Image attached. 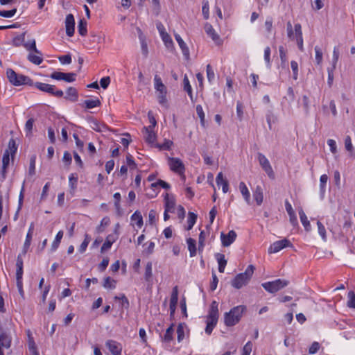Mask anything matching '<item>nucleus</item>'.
<instances>
[{
    "label": "nucleus",
    "mask_w": 355,
    "mask_h": 355,
    "mask_svg": "<svg viewBox=\"0 0 355 355\" xmlns=\"http://www.w3.org/2000/svg\"><path fill=\"white\" fill-rule=\"evenodd\" d=\"M245 307L243 306H237L232 309L229 312L225 313V324L227 327H232L237 324L241 318Z\"/></svg>",
    "instance_id": "obj_2"
},
{
    "label": "nucleus",
    "mask_w": 355,
    "mask_h": 355,
    "mask_svg": "<svg viewBox=\"0 0 355 355\" xmlns=\"http://www.w3.org/2000/svg\"><path fill=\"white\" fill-rule=\"evenodd\" d=\"M58 59L63 64H69L71 62V57L69 54L60 56Z\"/></svg>",
    "instance_id": "obj_63"
},
{
    "label": "nucleus",
    "mask_w": 355,
    "mask_h": 355,
    "mask_svg": "<svg viewBox=\"0 0 355 355\" xmlns=\"http://www.w3.org/2000/svg\"><path fill=\"white\" fill-rule=\"evenodd\" d=\"M207 326L205 328V332L208 335H210L214 329V328L217 324V322L211 321V320H206Z\"/></svg>",
    "instance_id": "obj_48"
},
{
    "label": "nucleus",
    "mask_w": 355,
    "mask_h": 355,
    "mask_svg": "<svg viewBox=\"0 0 355 355\" xmlns=\"http://www.w3.org/2000/svg\"><path fill=\"white\" fill-rule=\"evenodd\" d=\"M66 33L69 37H71L74 34L75 20L72 14H69L65 19Z\"/></svg>",
    "instance_id": "obj_14"
},
{
    "label": "nucleus",
    "mask_w": 355,
    "mask_h": 355,
    "mask_svg": "<svg viewBox=\"0 0 355 355\" xmlns=\"http://www.w3.org/2000/svg\"><path fill=\"white\" fill-rule=\"evenodd\" d=\"M205 31L206 33L211 37V39L217 44H220V37L216 33L212 26L208 23L205 25Z\"/></svg>",
    "instance_id": "obj_17"
},
{
    "label": "nucleus",
    "mask_w": 355,
    "mask_h": 355,
    "mask_svg": "<svg viewBox=\"0 0 355 355\" xmlns=\"http://www.w3.org/2000/svg\"><path fill=\"white\" fill-rule=\"evenodd\" d=\"M17 12V8H13L10 10H0V16L6 18L13 17Z\"/></svg>",
    "instance_id": "obj_50"
},
{
    "label": "nucleus",
    "mask_w": 355,
    "mask_h": 355,
    "mask_svg": "<svg viewBox=\"0 0 355 355\" xmlns=\"http://www.w3.org/2000/svg\"><path fill=\"white\" fill-rule=\"evenodd\" d=\"M197 220V215L194 214L193 212H189L188 214V220H187V224L188 226L187 227V230H190L192 229L193 225H195Z\"/></svg>",
    "instance_id": "obj_29"
},
{
    "label": "nucleus",
    "mask_w": 355,
    "mask_h": 355,
    "mask_svg": "<svg viewBox=\"0 0 355 355\" xmlns=\"http://www.w3.org/2000/svg\"><path fill=\"white\" fill-rule=\"evenodd\" d=\"M24 46L28 51H33L36 54L41 55V52L36 47V42L35 39H32L31 40H29L26 42H24Z\"/></svg>",
    "instance_id": "obj_24"
},
{
    "label": "nucleus",
    "mask_w": 355,
    "mask_h": 355,
    "mask_svg": "<svg viewBox=\"0 0 355 355\" xmlns=\"http://www.w3.org/2000/svg\"><path fill=\"white\" fill-rule=\"evenodd\" d=\"M10 162V152L8 150H6L3 158H2V166L4 169H6Z\"/></svg>",
    "instance_id": "obj_46"
},
{
    "label": "nucleus",
    "mask_w": 355,
    "mask_h": 355,
    "mask_svg": "<svg viewBox=\"0 0 355 355\" xmlns=\"http://www.w3.org/2000/svg\"><path fill=\"white\" fill-rule=\"evenodd\" d=\"M216 258L218 261V266H226L227 260L225 258V255L220 253H217L216 254Z\"/></svg>",
    "instance_id": "obj_57"
},
{
    "label": "nucleus",
    "mask_w": 355,
    "mask_h": 355,
    "mask_svg": "<svg viewBox=\"0 0 355 355\" xmlns=\"http://www.w3.org/2000/svg\"><path fill=\"white\" fill-rule=\"evenodd\" d=\"M202 15L205 19H207L209 17V2L207 0L202 1Z\"/></svg>",
    "instance_id": "obj_43"
},
{
    "label": "nucleus",
    "mask_w": 355,
    "mask_h": 355,
    "mask_svg": "<svg viewBox=\"0 0 355 355\" xmlns=\"http://www.w3.org/2000/svg\"><path fill=\"white\" fill-rule=\"evenodd\" d=\"M28 348L33 355H39L37 351V347L33 338H30L28 340Z\"/></svg>",
    "instance_id": "obj_51"
},
{
    "label": "nucleus",
    "mask_w": 355,
    "mask_h": 355,
    "mask_svg": "<svg viewBox=\"0 0 355 355\" xmlns=\"http://www.w3.org/2000/svg\"><path fill=\"white\" fill-rule=\"evenodd\" d=\"M115 300H121V306L125 308V309H128L130 306V303L128 299L125 297L124 294H122L120 297L115 296L114 297Z\"/></svg>",
    "instance_id": "obj_42"
},
{
    "label": "nucleus",
    "mask_w": 355,
    "mask_h": 355,
    "mask_svg": "<svg viewBox=\"0 0 355 355\" xmlns=\"http://www.w3.org/2000/svg\"><path fill=\"white\" fill-rule=\"evenodd\" d=\"M239 189L242 196H243L246 202L250 205V193L247 188L245 184L243 182L239 184Z\"/></svg>",
    "instance_id": "obj_21"
},
{
    "label": "nucleus",
    "mask_w": 355,
    "mask_h": 355,
    "mask_svg": "<svg viewBox=\"0 0 355 355\" xmlns=\"http://www.w3.org/2000/svg\"><path fill=\"white\" fill-rule=\"evenodd\" d=\"M33 85L37 87L40 91L47 92L51 94L56 97H62L64 94L62 90L55 91V86L49 84H46L40 82H37L33 84Z\"/></svg>",
    "instance_id": "obj_6"
},
{
    "label": "nucleus",
    "mask_w": 355,
    "mask_h": 355,
    "mask_svg": "<svg viewBox=\"0 0 355 355\" xmlns=\"http://www.w3.org/2000/svg\"><path fill=\"white\" fill-rule=\"evenodd\" d=\"M178 301V286H175L173 288L171 299H170V304L176 305Z\"/></svg>",
    "instance_id": "obj_33"
},
{
    "label": "nucleus",
    "mask_w": 355,
    "mask_h": 355,
    "mask_svg": "<svg viewBox=\"0 0 355 355\" xmlns=\"http://www.w3.org/2000/svg\"><path fill=\"white\" fill-rule=\"evenodd\" d=\"M28 60L31 62H32L36 65L40 64L43 61V58H42V54L41 55H39V54L35 55L33 53H29L28 55Z\"/></svg>",
    "instance_id": "obj_28"
},
{
    "label": "nucleus",
    "mask_w": 355,
    "mask_h": 355,
    "mask_svg": "<svg viewBox=\"0 0 355 355\" xmlns=\"http://www.w3.org/2000/svg\"><path fill=\"white\" fill-rule=\"evenodd\" d=\"M299 215L300 218V220L304 227L306 231L309 232L311 230V225L310 222L307 218V216H306L305 213L304 212L302 209H300L299 210Z\"/></svg>",
    "instance_id": "obj_22"
},
{
    "label": "nucleus",
    "mask_w": 355,
    "mask_h": 355,
    "mask_svg": "<svg viewBox=\"0 0 355 355\" xmlns=\"http://www.w3.org/2000/svg\"><path fill=\"white\" fill-rule=\"evenodd\" d=\"M290 246H292L291 241L286 239H284L282 240L275 241L271 244L268 248V253H277L281 250Z\"/></svg>",
    "instance_id": "obj_8"
},
{
    "label": "nucleus",
    "mask_w": 355,
    "mask_h": 355,
    "mask_svg": "<svg viewBox=\"0 0 355 355\" xmlns=\"http://www.w3.org/2000/svg\"><path fill=\"white\" fill-rule=\"evenodd\" d=\"M31 239H32V230H31V228H30V230H28V232L27 233V235L26 237V241H25L24 245V254L26 253V249L28 248L31 245Z\"/></svg>",
    "instance_id": "obj_55"
},
{
    "label": "nucleus",
    "mask_w": 355,
    "mask_h": 355,
    "mask_svg": "<svg viewBox=\"0 0 355 355\" xmlns=\"http://www.w3.org/2000/svg\"><path fill=\"white\" fill-rule=\"evenodd\" d=\"M63 234H64V233H63V231H62V230L59 231L57 233L55 240L53 241V242L51 245V251H55L58 248L60 243L61 241V239L63 237Z\"/></svg>",
    "instance_id": "obj_30"
},
{
    "label": "nucleus",
    "mask_w": 355,
    "mask_h": 355,
    "mask_svg": "<svg viewBox=\"0 0 355 355\" xmlns=\"http://www.w3.org/2000/svg\"><path fill=\"white\" fill-rule=\"evenodd\" d=\"M131 220L136 222L138 227H141L143 225V218L141 213L139 211H136L131 216Z\"/></svg>",
    "instance_id": "obj_32"
},
{
    "label": "nucleus",
    "mask_w": 355,
    "mask_h": 355,
    "mask_svg": "<svg viewBox=\"0 0 355 355\" xmlns=\"http://www.w3.org/2000/svg\"><path fill=\"white\" fill-rule=\"evenodd\" d=\"M92 129H94V130H96L97 132H102L103 130V128H105V125H101L99 122H98L96 120H93L92 121Z\"/></svg>",
    "instance_id": "obj_61"
},
{
    "label": "nucleus",
    "mask_w": 355,
    "mask_h": 355,
    "mask_svg": "<svg viewBox=\"0 0 355 355\" xmlns=\"http://www.w3.org/2000/svg\"><path fill=\"white\" fill-rule=\"evenodd\" d=\"M126 162H127V164L129 166V167L131 169L137 168V164L135 162L134 159H132V157L131 155L128 154L126 156Z\"/></svg>",
    "instance_id": "obj_64"
},
{
    "label": "nucleus",
    "mask_w": 355,
    "mask_h": 355,
    "mask_svg": "<svg viewBox=\"0 0 355 355\" xmlns=\"http://www.w3.org/2000/svg\"><path fill=\"white\" fill-rule=\"evenodd\" d=\"M155 88L158 92L166 93V87L163 84L162 79L157 75L154 77Z\"/></svg>",
    "instance_id": "obj_20"
},
{
    "label": "nucleus",
    "mask_w": 355,
    "mask_h": 355,
    "mask_svg": "<svg viewBox=\"0 0 355 355\" xmlns=\"http://www.w3.org/2000/svg\"><path fill=\"white\" fill-rule=\"evenodd\" d=\"M289 282L288 280L277 279L275 281L263 283L261 286L266 291L270 293H275L287 286Z\"/></svg>",
    "instance_id": "obj_4"
},
{
    "label": "nucleus",
    "mask_w": 355,
    "mask_h": 355,
    "mask_svg": "<svg viewBox=\"0 0 355 355\" xmlns=\"http://www.w3.org/2000/svg\"><path fill=\"white\" fill-rule=\"evenodd\" d=\"M184 89L187 92L190 98L192 100V89L189 80L187 75L184 76L183 79Z\"/></svg>",
    "instance_id": "obj_34"
},
{
    "label": "nucleus",
    "mask_w": 355,
    "mask_h": 355,
    "mask_svg": "<svg viewBox=\"0 0 355 355\" xmlns=\"http://www.w3.org/2000/svg\"><path fill=\"white\" fill-rule=\"evenodd\" d=\"M236 233L234 230H230L227 234L222 232L220 234V239L222 245L224 247L230 246L236 239Z\"/></svg>",
    "instance_id": "obj_13"
},
{
    "label": "nucleus",
    "mask_w": 355,
    "mask_h": 355,
    "mask_svg": "<svg viewBox=\"0 0 355 355\" xmlns=\"http://www.w3.org/2000/svg\"><path fill=\"white\" fill-rule=\"evenodd\" d=\"M110 223V218L107 216L104 217L101 220L100 225L96 227L97 232L101 233V232H103L105 227H107V225H109Z\"/></svg>",
    "instance_id": "obj_36"
},
{
    "label": "nucleus",
    "mask_w": 355,
    "mask_h": 355,
    "mask_svg": "<svg viewBox=\"0 0 355 355\" xmlns=\"http://www.w3.org/2000/svg\"><path fill=\"white\" fill-rule=\"evenodd\" d=\"M169 166L173 171L178 174H182L184 172V166L179 158H170Z\"/></svg>",
    "instance_id": "obj_10"
},
{
    "label": "nucleus",
    "mask_w": 355,
    "mask_h": 355,
    "mask_svg": "<svg viewBox=\"0 0 355 355\" xmlns=\"http://www.w3.org/2000/svg\"><path fill=\"white\" fill-rule=\"evenodd\" d=\"M257 159L259 161V163L263 170L267 173L268 177L271 179L275 178V173L272 170V168L268 161V159L266 158V157L263 155L261 153H257Z\"/></svg>",
    "instance_id": "obj_5"
},
{
    "label": "nucleus",
    "mask_w": 355,
    "mask_h": 355,
    "mask_svg": "<svg viewBox=\"0 0 355 355\" xmlns=\"http://www.w3.org/2000/svg\"><path fill=\"white\" fill-rule=\"evenodd\" d=\"M175 38L177 42L178 43L185 59L189 60V48L187 47L186 43L183 41V40L182 39L180 35L178 34H175Z\"/></svg>",
    "instance_id": "obj_16"
},
{
    "label": "nucleus",
    "mask_w": 355,
    "mask_h": 355,
    "mask_svg": "<svg viewBox=\"0 0 355 355\" xmlns=\"http://www.w3.org/2000/svg\"><path fill=\"white\" fill-rule=\"evenodd\" d=\"M164 207L166 211L173 212L175 209V202L173 198H169V195L166 193L164 196Z\"/></svg>",
    "instance_id": "obj_18"
},
{
    "label": "nucleus",
    "mask_w": 355,
    "mask_h": 355,
    "mask_svg": "<svg viewBox=\"0 0 355 355\" xmlns=\"http://www.w3.org/2000/svg\"><path fill=\"white\" fill-rule=\"evenodd\" d=\"M315 60L318 64H320L322 60V53L320 48L318 46L315 47Z\"/></svg>",
    "instance_id": "obj_60"
},
{
    "label": "nucleus",
    "mask_w": 355,
    "mask_h": 355,
    "mask_svg": "<svg viewBox=\"0 0 355 355\" xmlns=\"http://www.w3.org/2000/svg\"><path fill=\"white\" fill-rule=\"evenodd\" d=\"M188 249L189 250L190 257H193L196 254V241L191 238L187 239Z\"/></svg>",
    "instance_id": "obj_27"
},
{
    "label": "nucleus",
    "mask_w": 355,
    "mask_h": 355,
    "mask_svg": "<svg viewBox=\"0 0 355 355\" xmlns=\"http://www.w3.org/2000/svg\"><path fill=\"white\" fill-rule=\"evenodd\" d=\"M345 147L349 153V156L354 157L355 156V152L349 136H347L345 139Z\"/></svg>",
    "instance_id": "obj_25"
},
{
    "label": "nucleus",
    "mask_w": 355,
    "mask_h": 355,
    "mask_svg": "<svg viewBox=\"0 0 355 355\" xmlns=\"http://www.w3.org/2000/svg\"><path fill=\"white\" fill-rule=\"evenodd\" d=\"M348 301H347V306L351 309H355V293L354 291H351L348 293Z\"/></svg>",
    "instance_id": "obj_41"
},
{
    "label": "nucleus",
    "mask_w": 355,
    "mask_h": 355,
    "mask_svg": "<svg viewBox=\"0 0 355 355\" xmlns=\"http://www.w3.org/2000/svg\"><path fill=\"white\" fill-rule=\"evenodd\" d=\"M11 336L0 328V355H4L3 349H8L11 346Z\"/></svg>",
    "instance_id": "obj_7"
},
{
    "label": "nucleus",
    "mask_w": 355,
    "mask_h": 355,
    "mask_svg": "<svg viewBox=\"0 0 355 355\" xmlns=\"http://www.w3.org/2000/svg\"><path fill=\"white\" fill-rule=\"evenodd\" d=\"M253 197L257 204V205H261L263 202V189L261 187L257 186L255 191L253 193Z\"/></svg>",
    "instance_id": "obj_19"
},
{
    "label": "nucleus",
    "mask_w": 355,
    "mask_h": 355,
    "mask_svg": "<svg viewBox=\"0 0 355 355\" xmlns=\"http://www.w3.org/2000/svg\"><path fill=\"white\" fill-rule=\"evenodd\" d=\"M161 37L167 49H172L173 48V40L168 33H162Z\"/></svg>",
    "instance_id": "obj_26"
},
{
    "label": "nucleus",
    "mask_w": 355,
    "mask_h": 355,
    "mask_svg": "<svg viewBox=\"0 0 355 355\" xmlns=\"http://www.w3.org/2000/svg\"><path fill=\"white\" fill-rule=\"evenodd\" d=\"M78 31L80 35H82V36L86 35V34L87 33V21L84 19H82L79 21L78 25Z\"/></svg>",
    "instance_id": "obj_31"
},
{
    "label": "nucleus",
    "mask_w": 355,
    "mask_h": 355,
    "mask_svg": "<svg viewBox=\"0 0 355 355\" xmlns=\"http://www.w3.org/2000/svg\"><path fill=\"white\" fill-rule=\"evenodd\" d=\"M116 282L115 280L107 277L104 279L103 286L105 288L114 289L116 287Z\"/></svg>",
    "instance_id": "obj_39"
},
{
    "label": "nucleus",
    "mask_w": 355,
    "mask_h": 355,
    "mask_svg": "<svg viewBox=\"0 0 355 355\" xmlns=\"http://www.w3.org/2000/svg\"><path fill=\"white\" fill-rule=\"evenodd\" d=\"M89 241L90 240H89L88 235L86 234L83 242L81 243V245H80V248L78 249V250L80 253H83L86 250L87 245L89 243Z\"/></svg>",
    "instance_id": "obj_58"
},
{
    "label": "nucleus",
    "mask_w": 355,
    "mask_h": 355,
    "mask_svg": "<svg viewBox=\"0 0 355 355\" xmlns=\"http://www.w3.org/2000/svg\"><path fill=\"white\" fill-rule=\"evenodd\" d=\"M207 76L209 83H211L215 78V73L210 64L207 65Z\"/></svg>",
    "instance_id": "obj_54"
},
{
    "label": "nucleus",
    "mask_w": 355,
    "mask_h": 355,
    "mask_svg": "<svg viewBox=\"0 0 355 355\" xmlns=\"http://www.w3.org/2000/svg\"><path fill=\"white\" fill-rule=\"evenodd\" d=\"M142 132L144 135V138L146 142H147L151 146L155 147V144H157L155 143L157 136L154 130L150 128H146V127H144Z\"/></svg>",
    "instance_id": "obj_11"
},
{
    "label": "nucleus",
    "mask_w": 355,
    "mask_h": 355,
    "mask_svg": "<svg viewBox=\"0 0 355 355\" xmlns=\"http://www.w3.org/2000/svg\"><path fill=\"white\" fill-rule=\"evenodd\" d=\"M78 92L76 88L70 87L67 90V96L64 97L66 99H69L73 102L78 100Z\"/></svg>",
    "instance_id": "obj_23"
},
{
    "label": "nucleus",
    "mask_w": 355,
    "mask_h": 355,
    "mask_svg": "<svg viewBox=\"0 0 355 355\" xmlns=\"http://www.w3.org/2000/svg\"><path fill=\"white\" fill-rule=\"evenodd\" d=\"M25 40V33H22L19 35L16 36L12 40V45L15 46H20L21 45L24 46Z\"/></svg>",
    "instance_id": "obj_35"
},
{
    "label": "nucleus",
    "mask_w": 355,
    "mask_h": 355,
    "mask_svg": "<svg viewBox=\"0 0 355 355\" xmlns=\"http://www.w3.org/2000/svg\"><path fill=\"white\" fill-rule=\"evenodd\" d=\"M34 119L33 118L29 119L25 124V130L26 132V135H31L32 130L33 127Z\"/></svg>",
    "instance_id": "obj_52"
},
{
    "label": "nucleus",
    "mask_w": 355,
    "mask_h": 355,
    "mask_svg": "<svg viewBox=\"0 0 355 355\" xmlns=\"http://www.w3.org/2000/svg\"><path fill=\"white\" fill-rule=\"evenodd\" d=\"M152 263L148 262L145 268V279L146 281H149L152 277Z\"/></svg>",
    "instance_id": "obj_47"
},
{
    "label": "nucleus",
    "mask_w": 355,
    "mask_h": 355,
    "mask_svg": "<svg viewBox=\"0 0 355 355\" xmlns=\"http://www.w3.org/2000/svg\"><path fill=\"white\" fill-rule=\"evenodd\" d=\"M173 324H172L166 331V333L164 336V340L166 343H169L173 340Z\"/></svg>",
    "instance_id": "obj_37"
},
{
    "label": "nucleus",
    "mask_w": 355,
    "mask_h": 355,
    "mask_svg": "<svg viewBox=\"0 0 355 355\" xmlns=\"http://www.w3.org/2000/svg\"><path fill=\"white\" fill-rule=\"evenodd\" d=\"M35 160H36L35 155H33L31 157L30 165H29V174L31 175H34L35 173Z\"/></svg>",
    "instance_id": "obj_56"
},
{
    "label": "nucleus",
    "mask_w": 355,
    "mask_h": 355,
    "mask_svg": "<svg viewBox=\"0 0 355 355\" xmlns=\"http://www.w3.org/2000/svg\"><path fill=\"white\" fill-rule=\"evenodd\" d=\"M254 270V267L252 265H249L244 272L239 273L235 277L232 281V286L237 289L243 287L249 282Z\"/></svg>",
    "instance_id": "obj_3"
},
{
    "label": "nucleus",
    "mask_w": 355,
    "mask_h": 355,
    "mask_svg": "<svg viewBox=\"0 0 355 355\" xmlns=\"http://www.w3.org/2000/svg\"><path fill=\"white\" fill-rule=\"evenodd\" d=\"M50 77L55 80H64L67 83H72L76 80V73L55 71L51 74Z\"/></svg>",
    "instance_id": "obj_9"
},
{
    "label": "nucleus",
    "mask_w": 355,
    "mask_h": 355,
    "mask_svg": "<svg viewBox=\"0 0 355 355\" xmlns=\"http://www.w3.org/2000/svg\"><path fill=\"white\" fill-rule=\"evenodd\" d=\"M105 345L112 355H121L122 347L120 343L115 340H109Z\"/></svg>",
    "instance_id": "obj_15"
},
{
    "label": "nucleus",
    "mask_w": 355,
    "mask_h": 355,
    "mask_svg": "<svg viewBox=\"0 0 355 355\" xmlns=\"http://www.w3.org/2000/svg\"><path fill=\"white\" fill-rule=\"evenodd\" d=\"M252 349V343L248 341L243 347L241 355H250Z\"/></svg>",
    "instance_id": "obj_59"
},
{
    "label": "nucleus",
    "mask_w": 355,
    "mask_h": 355,
    "mask_svg": "<svg viewBox=\"0 0 355 355\" xmlns=\"http://www.w3.org/2000/svg\"><path fill=\"white\" fill-rule=\"evenodd\" d=\"M196 113L200 119V123L202 126L205 125V113L202 107L200 105L196 106Z\"/></svg>",
    "instance_id": "obj_44"
},
{
    "label": "nucleus",
    "mask_w": 355,
    "mask_h": 355,
    "mask_svg": "<svg viewBox=\"0 0 355 355\" xmlns=\"http://www.w3.org/2000/svg\"><path fill=\"white\" fill-rule=\"evenodd\" d=\"M317 225H318V228L319 234L321 236L322 239L324 241H326L327 236H326V230H325L324 226L320 221L317 222Z\"/></svg>",
    "instance_id": "obj_53"
},
{
    "label": "nucleus",
    "mask_w": 355,
    "mask_h": 355,
    "mask_svg": "<svg viewBox=\"0 0 355 355\" xmlns=\"http://www.w3.org/2000/svg\"><path fill=\"white\" fill-rule=\"evenodd\" d=\"M85 105L86 108L92 109V108L99 106L101 105V101L98 98L86 100L85 101Z\"/></svg>",
    "instance_id": "obj_38"
},
{
    "label": "nucleus",
    "mask_w": 355,
    "mask_h": 355,
    "mask_svg": "<svg viewBox=\"0 0 355 355\" xmlns=\"http://www.w3.org/2000/svg\"><path fill=\"white\" fill-rule=\"evenodd\" d=\"M177 335L178 342H181L184 338V324L180 323L177 328Z\"/></svg>",
    "instance_id": "obj_40"
},
{
    "label": "nucleus",
    "mask_w": 355,
    "mask_h": 355,
    "mask_svg": "<svg viewBox=\"0 0 355 355\" xmlns=\"http://www.w3.org/2000/svg\"><path fill=\"white\" fill-rule=\"evenodd\" d=\"M8 149L10 152V154H11L12 156H13L17 150V146L16 145V142L13 139H10L8 142Z\"/></svg>",
    "instance_id": "obj_49"
},
{
    "label": "nucleus",
    "mask_w": 355,
    "mask_h": 355,
    "mask_svg": "<svg viewBox=\"0 0 355 355\" xmlns=\"http://www.w3.org/2000/svg\"><path fill=\"white\" fill-rule=\"evenodd\" d=\"M218 303L216 301H213L210 305L207 320L218 322Z\"/></svg>",
    "instance_id": "obj_12"
},
{
    "label": "nucleus",
    "mask_w": 355,
    "mask_h": 355,
    "mask_svg": "<svg viewBox=\"0 0 355 355\" xmlns=\"http://www.w3.org/2000/svg\"><path fill=\"white\" fill-rule=\"evenodd\" d=\"M173 145V141L169 139H165L164 142L162 144H155V147L158 148L160 150H169Z\"/></svg>",
    "instance_id": "obj_45"
},
{
    "label": "nucleus",
    "mask_w": 355,
    "mask_h": 355,
    "mask_svg": "<svg viewBox=\"0 0 355 355\" xmlns=\"http://www.w3.org/2000/svg\"><path fill=\"white\" fill-rule=\"evenodd\" d=\"M6 76L9 82L15 86H20L26 85L33 86V81L28 76L18 74L13 69H8L6 71Z\"/></svg>",
    "instance_id": "obj_1"
},
{
    "label": "nucleus",
    "mask_w": 355,
    "mask_h": 355,
    "mask_svg": "<svg viewBox=\"0 0 355 355\" xmlns=\"http://www.w3.org/2000/svg\"><path fill=\"white\" fill-rule=\"evenodd\" d=\"M291 67L293 70V79L297 80V75H298V64L296 61H291Z\"/></svg>",
    "instance_id": "obj_62"
}]
</instances>
